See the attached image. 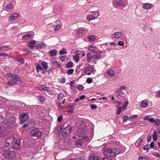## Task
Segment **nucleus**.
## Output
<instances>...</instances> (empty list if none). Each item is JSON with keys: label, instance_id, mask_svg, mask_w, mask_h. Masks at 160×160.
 Here are the masks:
<instances>
[{"label": "nucleus", "instance_id": "obj_57", "mask_svg": "<svg viewBox=\"0 0 160 160\" xmlns=\"http://www.w3.org/2000/svg\"><path fill=\"white\" fill-rule=\"evenodd\" d=\"M73 110L74 109L72 108L68 109L66 111V112L68 113H72L73 111Z\"/></svg>", "mask_w": 160, "mask_h": 160}, {"label": "nucleus", "instance_id": "obj_47", "mask_svg": "<svg viewBox=\"0 0 160 160\" xmlns=\"http://www.w3.org/2000/svg\"><path fill=\"white\" fill-rule=\"evenodd\" d=\"M139 160H149L148 159L145 157H141L138 158Z\"/></svg>", "mask_w": 160, "mask_h": 160}, {"label": "nucleus", "instance_id": "obj_22", "mask_svg": "<svg viewBox=\"0 0 160 160\" xmlns=\"http://www.w3.org/2000/svg\"><path fill=\"white\" fill-rule=\"evenodd\" d=\"M96 53V54L94 57V59L96 60L100 59L101 58L100 53L98 52Z\"/></svg>", "mask_w": 160, "mask_h": 160}, {"label": "nucleus", "instance_id": "obj_6", "mask_svg": "<svg viewBox=\"0 0 160 160\" xmlns=\"http://www.w3.org/2000/svg\"><path fill=\"white\" fill-rule=\"evenodd\" d=\"M29 118L28 113H23L19 116L20 123L22 124L26 121Z\"/></svg>", "mask_w": 160, "mask_h": 160}, {"label": "nucleus", "instance_id": "obj_11", "mask_svg": "<svg viewBox=\"0 0 160 160\" xmlns=\"http://www.w3.org/2000/svg\"><path fill=\"white\" fill-rule=\"evenodd\" d=\"M21 139L17 140L14 142L12 146V148L13 149H18L20 147V140Z\"/></svg>", "mask_w": 160, "mask_h": 160}, {"label": "nucleus", "instance_id": "obj_16", "mask_svg": "<svg viewBox=\"0 0 160 160\" xmlns=\"http://www.w3.org/2000/svg\"><path fill=\"white\" fill-rule=\"evenodd\" d=\"M152 4L150 3H144L143 4V8L145 9L148 10L152 7Z\"/></svg>", "mask_w": 160, "mask_h": 160}, {"label": "nucleus", "instance_id": "obj_46", "mask_svg": "<svg viewBox=\"0 0 160 160\" xmlns=\"http://www.w3.org/2000/svg\"><path fill=\"white\" fill-rule=\"evenodd\" d=\"M92 82V80L91 78H88L86 81V82L88 84H90Z\"/></svg>", "mask_w": 160, "mask_h": 160}, {"label": "nucleus", "instance_id": "obj_19", "mask_svg": "<svg viewBox=\"0 0 160 160\" xmlns=\"http://www.w3.org/2000/svg\"><path fill=\"white\" fill-rule=\"evenodd\" d=\"M46 45L44 43H39L36 44V47L37 49H40L45 47Z\"/></svg>", "mask_w": 160, "mask_h": 160}, {"label": "nucleus", "instance_id": "obj_24", "mask_svg": "<svg viewBox=\"0 0 160 160\" xmlns=\"http://www.w3.org/2000/svg\"><path fill=\"white\" fill-rule=\"evenodd\" d=\"M14 8L13 5L12 3L8 4L6 7V9L7 10H10Z\"/></svg>", "mask_w": 160, "mask_h": 160}, {"label": "nucleus", "instance_id": "obj_27", "mask_svg": "<svg viewBox=\"0 0 160 160\" xmlns=\"http://www.w3.org/2000/svg\"><path fill=\"white\" fill-rule=\"evenodd\" d=\"M62 27L61 24L59 23L58 25L54 26V31H57L59 30L60 28Z\"/></svg>", "mask_w": 160, "mask_h": 160}, {"label": "nucleus", "instance_id": "obj_5", "mask_svg": "<svg viewBox=\"0 0 160 160\" xmlns=\"http://www.w3.org/2000/svg\"><path fill=\"white\" fill-rule=\"evenodd\" d=\"M30 133L32 136L36 137L38 138H40L42 137V131L38 128H35L33 130H31Z\"/></svg>", "mask_w": 160, "mask_h": 160}, {"label": "nucleus", "instance_id": "obj_61", "mask_svg": "<svg viewBox=\"0 0 160 160\" xmlns=\"http://www.w3.org/2000/svg\"><path fill=\"white\" fill-rule=\"evenodd\" d=\"M43 86H44V85H42L38 87V89L41 91H43Z\"/></svg>", "mask_w": 160, "mask_h": 160}, {"label": "nucleus", "instance_id": "obj_53", "mask_svg": "<svg viewBox=\"0 0 160 160\" xmlns=\"http://www.w3.org/2000/svg\"><path fill=\"white\" fill-rule=\"evenodd\" d=\"M62 119V116H59L57 119V121L58 122H61Z\"/></svg>", "mask_w": 160, "mask_h": 160}, {"label": "nucleus", "instance_id": "obj_58", "mask_svg": "<svg viewBox=\"0 0 160 160\" xmlns=\"http://www.w3.org/2000/svg\"><path fill=\"white\" fill-rule=\"evenodd\" d=\"M154 144L153 142H152L150 143V147L151 148H154Z\"/></svg>", "mask_w": 160, "mask_h": 160}, {"label": "nucleus", "instance_id": "obj_17", "mask_svg": "<svg viewBox=\"0 0 160 160\" xmlns=\"http://www.w3.org/2000/svg\"><path fill=\"white\" fill-rule=\"evenodd\" d=\"M32 35L31 34H25L22 36V39L25 40H28L31 38L32 37Z\"/></svg>", "mask_w": 160, "mask_h": 160}, {"label": "nucleus", "instance_id": "obj_1", "mask_svg": "<svg viewBox=\"0 0 160 160\" xmlns=\"http://www.w3.org/2000/svg\"><path fill=\"white\" fill-rule=\"evenodd\" d=\"M7 75L8 77L12 78L11 80L8 81L7 82V85L9 86L17 84V82L21 81L20 77L17 74L13 75L12 73L8 72L7 73Z\"/></svg>", "mask_w": 160, "mask_h": 160}, {"label": "nucleus", "instance_id": "obj_8", "mask_svg": "<svg viewBox=\"0 0 160 160\" xmlns=\"http://www.w3.org/2000/svg\"><path fill=\"white\" fill-rule=\"evenodd\" d=\"M72 128L70 126H68L64 128L62 132L63 136L66 137L68 136L71 131Z\"/></svg>", "mask_w": 160, "mask_h": 160}, {"label": "nucleus", "instance_id": "obj_39", "mask_svg": "<svg viewBox=\"0 0 160 160\" xmlns=\"http://www.w3.org/2000/svg\"><path fill=\"white\" fill-rule=\"evenodd\" d=\"M74 72V70L73 69H68L67 72V73L68 75H71Z\"/></svg>", "mask_w": 160, "mask_h": 160}, {"label": "nucleus", "instance_id": "obj_3", "mask_svg": "<svg viewBox=\"0 0 160 160\" xmlns=\"http://www.w3.org/2000/svg\"><path fill=\"white\" fill-rule=\"evenodd\" d=\"M120 151L118 149L115 148L108 149L105 150L103 152L104 155L109 157L115 156L118 154Z\"/></svg>", "mask_w": 160, "mask_h": 160}, {"label": "nucleus", "instance_id": "obj_49", "mask_svg": "<svg viewBox=\"0 0 160 160\" xmlns=\"http://www.w3.org/2000/svg\"><path fill=\"white\" fill-rule=\"evenodd\" d=\"M148 148H149L148 146V145H146L144 146V147L143 148V149L144 150H147V151H146V152H148V149H149Z\"/></svg>", "mask_w": 160, "mask_h": 160}, {"label": "nucleus", "instance_id": "obj_48", "mask_svg": "<svg viewBox=\"0 0 160 160\" xmlns=\"http://www.w3.org/2000/svg\"><path fill=\"white\" fill-rule=\"evenodd\" d=\"M77 88L79 90H82L83 89L84 87L82 85H79L78 86Z\"/></svg>", "mask_w": 160, "mask_h": 160}, {"label": "nucleus", "instance_id": "obj_54", "mask_svg": "<svg viewBox=\"0 0 160 160\" xmlns=\"http://www.w3.org/2000/svg\"><path fill=\"white\" fill-rule=\"evenodd\" d=\"M90 107L92 109H95L97 108V106L95 104H92L90 106Z\"/></svg>", "mask_w": 160, "mask_h": 160}, {"label": "nucleus", "instance_id": "obj_42", "mask_svg": "<svg viewBox=\"0 0 160 160\" xmlns=\"http://www.w3.org/2000/svg\"><path fill=\"white\" fill-rule=\"evenodd\" d=\"M69 139L68 138H66L64 140V144L65 145H67L69 142Z\"/></svg>", "mask_w": 160, "mask_h": 160}, {"label": "nucleus", "instance_id": "obj_12", "mask_svg": "<svg viewBox=\"0 0 160 160\" xmlns=\"http://www.w3.org/2000/svg\"><path fill=\"white\" fill-rule=\"evenodd\" d=\"M122 33L121 32H116L111 35L112 38H119L122 36Z\"/></svg>", "mask_w": 160, "mask_h": 160}, {"label": "nucleus", "instance_id": "obj_50", "mask_svg": "<svg viewBox=\"0 0 160 160\" xmlns=\"http://www.w3.org/2000/svg\"><path fill=\"white\" fill-rule=\"evenodd\" d=\"M5 121V119L0 116V124L3 123Z\"/></svg>", "mask_w": 160, "mask_h": 160}, {"label": "nucleus", "instance_id": "obj_36", "mask_svg": "<svg viewBox=\"0 0 160 160\" xmlns=\"http://www.w3.org/2000/svg\"><path fill=\"white\" fill-rule=\"evenodd\" d=\"M85 30L83 28L80 29H78L77 32V34L79 35L80 34H82L84 33Z\"/></svg>", "mask_w": 160, "mask_h": 160}, {"label": "nucleus", "instance_id": "obj_18", "mask_svg": "<svg viewBox=\"0 0 160 160\" xmlns=\"http://www.w3.org/2000/svg\"><path fill=\"white\" fill-rule=\"evenodd\" d=\"M19 14L18 13H14L12 14L9 17V19L11 20L16 19L18 16Z\"/></svg>", "mask_w": 160, "mask_h": 160}, {"label": "nucleus", "instance_id": "obj_34", "mask_svg": "<svg viewBox=\"0 0 160 160\" xmlns=\"http://www.w3.org/2000/svg\"><path fill=\"white\" fill-rule=\"evenodd\" d=\"M107 73L111 76H114L115 74L114 71L112 70H109L107 71Z\"/></svg>", "mask_w": 160, "mask_h": 160}, {"label": "nucleus", "instance_id": "obj_64", "mask_svg": "<svg viewBox=\"0 0 160 160\" xmlns=\"http://www.w3.org/2000/svg\"><path fill=\"white\" fill-rule=\"evenodd\" d=\"M101 160H111V159L109 157H107L102 158Z\"/></svg>", "mask_w": 160, "mask_h": 160}, {"label": "nucleus", "instance_id": "obj_44", "mask_svg": "<svg viewBox=\"0 0 160 160\" xmlns=\"http://www.w3.org/2000/svg\"><path fill=\"white\" fill-rule=\"evenodd\" d=\"M58 98L59 100H62L64 97V96L62 94L59 93L58 95Z\"/></svg>", "mask_w": 160, "mask_h": 160}, {"label": "nucleus", "instance_id": "obj_45", "mask_svg": "<svg viewBox=\"0 0 160 160\" xmlns=\"http://www.w3.org/2000/svg\"><path fill=\"white\" fill-rule=\"evenodd\" d=\"M66 56L65 55L62 56H61L59 57V59L62 62H63L66 58Z\"/></svg>", "mask_w": 160, "mask_h": 160}, {"label": "nucleus", "instance_id": "obj_2", "mask_svg": "<svg viewBox=\"0 0 160 160\" xmlns=\"http://www.w3.org/2000/svg\"><path fill=\"white\" fill-rule=\"evenodd\" d=\"M16 118L14 117L8 118L6 120V122L3 125V127L5 128H11L15 125Z\"/></svg>", "mask_w": 160, "mask_h": 160}, {"label": "nucleus", "instance_id": "obj_31", "mask_svg": "<svg viewBox=\"0 0 160 160\" xmlns=\"http://www.w3.org/2000/svg\"><path fill=\"white\" fill-rule=\"evenodd\" d=\"M152 136L153 140L155 141L157 139V132L156 131H154V132Z\"/></svg>", "mask_w": 160, "mask_h": 160}, {"label": "nucleus", "instance_id": "obj_52", "mask_svg": "<svg viewBox=\"0 0 160 160\" xmlns=\"http://www.w3.org/2000/svg\"><path fill=\"white\" fill-rule=\"evenodd\" d=\"M118 44L120 46H123L124 43V42L122 41H119L118 42Z\"/></svg>", "mask_w": 160, "mask_h": 160}, {"label": "nucleus", "instance_id": "obj_38", "mask_svg": "<svg viewBox=\"0 0 160 160\" xmlns=\"http://www.w3.org/2000/svg\"><path fill=\"white\" fill-rule=\"evenodd\" d=\"M36 69L37 72H38L39 71L43 70V68L40 65H38L36 68Z\"/></svg>", "mask_w": 160, "mask_h": 160}, {"label": "nucleus", "instance_id": "obj_55", "mask_svg": "<svg viewBox=\"0 0 160 160\" xmlns=\"http://www.w3.org/2000/svg\"><path fill=\"white\" fill-rule=\"evenodd\" d=\"M152 155L154 156L158 157H160V154L158 153H153Z\"/></svg>", "mask_w": 160, "mask_h": 160}, {"label": "nucleus", "instance_id": "obj_25", "mask_svg": "<svg viewBox=\"0 0 160 160\" xmlns=\"http://www.w3.org/2000/svg\"><path fill=\"white\" fill-rule=\"evenodd\" d=\"M36 42L34 40L30 42L28 44V46L31 49L32 48L34 47Z\"/></svg>", "mask_w": 160, "mask_h": 160}, {"label": "nucleus", "instance_id": "obj_43", "mask_svg": "<svg viewBox=\"0 0 160 160\" xmlns=\"http://www.w3.org/2000/svg\"><path fill=\"white\" fill-rule=\"evenodd\" d=\"M122 107H119L118 108H117V111L116 113L118 114L119 115L122 112Z\"/></svg>", "mask_w": 160, "mask_h": 160}, {"label": "nucleus", "instance_id": "obj_37", "mask_svg": "<svg viewBox=\"0 0 160 160\" xmlns=\"http://www.w3.org/2000/svg\"><path fill=\"white\" fill-rule=\"evenodd\" d=\"M83 143L82 140H78L76 141V144L77 145H81Z\"/></svg>", "mask_w": 160, "mask_h": 160}, {"label": "nucleus", "instance_id": "obj_32", "mask_svg": "<svg viewBox=\"0 0 160 160\" xmlns=\"http://www.w3.org/2000/svg\"><path fill=\"white\" fill-rule=\"evenodd\" d=\"M73 58L74 61L76 62H78L79 60V57L78 54H76L74 56Z\"/></svg>", "mask_w": 160, "mask_h": 160}, {"label": "nucleus", "instance_id": "obj_4", "mask_svg": "<svg viewBox=\"0 0 160 160\" xmlns=\"http://www.w3.org/2000/svg\"><path fill=\"white\" fill-rule=\"evenodd\" d=\"M2 155L6 158L11 159L15 157L16 153L14 151L6 150L3 151Z\"/></svg>", "mask_w": 160, "mask_h": 160}, {"label": "nucleus", "instance_id": "obj_62", "mask_svg": "<svg viewBox=\"0 0 160 160\" xmlns=\"http://www.w3.org/2000/svg\"><path fill=\"white\" fill-rule=\"evenodd\" d=\"M48 87H47L44 85L43 86V91H47L48 90Z\"/></svg>", "mask_w": 160, "mask_h": 160}, {"label": "nucleus", "instance_id": "obj_14", "mask_svg": "<svg viewBox=\"0 0 160 160\" xmlns=\"http://www.w3.org/2000/svg\"><path fill=\"white\" fill-rule=\"evenodd\" d=\"M58 52L56 50L51 49L49 51L48 53L50 56L51 57H54L56 55Z\"/></svg>", "mask_w": 160, "mask_h": 160}, {"label": "nucleus", "instance_id": "obj_23", "mask_svg": "<svg viewBox=\"0 0 160 160\" xmlns=\"http://www.w3.org/2000/svg\"><path fill=\"white\" fill-rule=\"evenodd\" d=\"M90 160H99V157L97 155H92L89 157Z\"/></svg>", "mask_w": 160, "mask_h": 160}, {"label": "nucleus", "instance_id": "obj_15", "mask_svg": "<svg viewBox=\"0 0 160 160\" xmlns=\"http://www.w3.org/2000/svg\"><path fill=\"white\" fill-rule=\"evenodd\" d=\"M115 3L118 7H125V2L123 1H115Z\"/></svg>", "mask_w": 160, "mask_h": 160}, {"label": "nucleus", "instance_id": "obj_40", "mask_svg": "<svg viewBox=\"0 0 160 160\" xmlns=\"http://www.w3.org/2000/svg\"><path fill=\"white\" fill-rule=\"evenodd\" d=\"M155 123L157 126H160V120L158 119H156L155 121Z\"/></svg>", "mask_w": 160, "mask_h": 160}, {"label": "nucleus", "instance_id": "obj_9", "mask_svg": "<svg viewBox=\"0 0 160 160\" xmlns=\"http://www.w3.org/2000/svg\"><path fill=\"white\" fill-rule=\"evenodd\" d=\"M93 71V68L91 66H88L84 69V72L88 75H90Z\"/></svg>", "mask_w": 160, "mask_h": 160}, {"label": "nucleus", "instance_id": "obj_63", "mask_svg": "<svg viewBox=\"0 0 160 160\" xmlns=\"http://www.w3.org/2000/svg\"><path fill=\"white\" fill-rule=\"evenodd\" d=\"M86 97L84 95H82L79 98V99L80 100H83L86 98Z\"/></svg>", "mask_w": 160, "mask_h": 160}, {"label": "nucleus", "instance_id": "obj_7", "mask_svg": "<svg viewBox=\"0 0 160 160\" xmlns=\"http://www.w3.org/2000/svg\"><path fill=\"white\" fill-rule=\"evenodd\" d=\"M15 140V138L13 136L10 137L8 138L6 140L5 142V146L6 147H9L13 144Z\"/></svg>", "mask_w": 160, "mask_h": 160}, {"label": "nucleus", "instance_id": "obj_20", "mask_svg": "<svg viewBox=\"0 0 160 160\" xmlns=\"http://www.w3.org/2000/svg\"><path fill=\"white\" fill-rule=\"evenodd\" d=\"M87 61L88 62H89L93 58H94L93 56L90 52L87 53Z\"/></svg>", "mask_w": 160, "mask_h": 160}, {"label": "nucleus", "instance_id": "obj_26", "mask_svg": "<svg viewBox=\"0 0 160 160\" xmlns=\"http://www.w3.org/2000/svg\"><path fill=\"white\" fill-rule=\"evenodd\" d=\"M67 52L66 51V49L65 48L62 49L59 52V54L60 55H62L63 54H67Z\"/></svg>", "mask_w": 160, "mask_h": 160}, {"label": "nucleus", "instance_id": "obj_59", "mask_svg": "<svg viewBox=\"0 0 160 160\" xmlns=\"http://www.w3.org/2000/svg\"><path fill=\"white\" fill-rule=\"evenodd\" d=\"M138 115H134L132 116L129 117V118H137Z\"/></svg>", "mask_w": 160, "mask_h": 160}, {"label": "nucleus", "instance_id": "obj_41", "mask_svg": "<svg viewBox=\"0 0 160 160\" xmlns=\"http://www.w3.org/2000/svg\"><path fill=\"white\" fill-rule=\"evenodd\" d=\"M129 118L127 115H126L122 117V121L123 122H125L128 120Z\"/></svg>", "mask_w": 160, "mask_h": 160}, {"label": "nucleus", "instance_id": "obj_30", "mask_svg": "<svg viewBox=\"0 0 160 160\" xmlns=\"http://www.w3.org/2000/svg\"><path fill=\"white\" fill-rule=\"evenodd\" d=\"M15 59L16 61L22 64H23L24 62V60L23 58H16Z\"/></svg>", "mask_w": 160, "mask_h": 160}, {"label": "nucleus", "instance_id": "obj_29", "mask_svg": "<svg viewBox=\"0 0 160 160\" xmlns=\"http://www.w3.org/2000/svg\"><path fill=\"white\" fill-rule=\"evenodd\" d=\"M38 99L41 103H42L45 101L44 98L42 96H39L38 97Z\"/></svg>", "mask_w": 160, "mask_h": 160}, {"label": "nucleus", "instance_id": "obj_33", "mask_svg": "<svg viewBox=\"0 0 160 160\" xmlns=\"http://www.w3.org/2000/svg\"><path fill=\"white\" fill-rule=\"evenodd\" d=\"M88 38L89 39V41L90 42H92L95 40V37L92 35L89 36Z\"/></svg>", "mask_w": 160, "mask_h": 160}, {"label": "nucleus", "instance_id": "obj_10", "mask_svg": "<svg viewBox=\"0 0 160 160\" xmlns=\"http://www.w3.org/2000/svg\"><path fill=\"white\" fill-rule=\"evenodd\" d=\"M96 12L97 14V15H96L93 16L92 14L88 15L87 18L89 19V20H91L97 18L100 15L99 12L98 11H97V12Z\"/></svg>", "mask_w": 160, "mask_h": 160}, {"label": "nucleus", "instance_id": "obj_51", "mask_svg": "<svg viewBox=\"0 0 160 160\" xmlns=\"http://www.w3.org/2000/svg\"><path fill=\"white\" fill-rule=\"evenodd\" d=\"M155 94L156 95V97L158 98L160 97V90L157 91Z\"/></svg>", "mask_w": 160, "mask_h": 160}, {"label": "nucleus", "instance_id": "obj_35", "mask_svg": "<svg viewBox=\"0 0 160 160\" xmlns=\"http://www.w3.org/2000/svg\"><path fill=\"white\" fill-rule=\"evenodd\" d=\"M72 62L71 61L68 62L66 65V67L67 68H70L72 66Z\"/></svg>", "mask_w": 160, "mask_h": 160}, {"label": "nucleus", "instance_id": "obj_13", "mask_svg": "<svg viewBox=\"0 0 160 160\" xmlns=\"http://www.w3.org/2000/svg\"><path fill=\"white\" fill-rule=\"evenodd\" d=\"M88 50L89 51H92L93 53H95L98 52V49L95 46H90L88 48Z\"/></svg>", "mask_w": 160, "mask_h": 160}, {"label": "nucleus", "instance_id": "obj_60", "mask_svg": "<svg viewBox=\"0 0 160 160\" xmlns=\"http://www.w3.org/2000/svg\"><path fill=\"white\" fill-rule=\"evenodd\" d=\"M51 61L53 63H57V61L54 58H52L51 59Z\"/></svg>", "mask_w": 160, "mask_h": 160}, {"label": "nucleus", "instance_id": "obj_28", "mask_svg": "<svg viewBox=\"0 0 160 160\" xmlns=\"http://www.w3.org/2000/svg\"><path fill=\"white\" fill-rule=\"evenodd\" d=\"M41 64L43 68L45 69H47L48 68V65L47 63L46 62L42 61L41 62Z\"/></svg>", "mask_w": 160, "mask_h": 160}, {"label": "nucleus", "instance_id": "obj_56", "mask_svg": "<svg viewBox=\"0 0 160 160\" xmlns=\"http://www.w3.org/2000/svg\"><path fill=\"white\" fill-rule=\"evenodd\" d=\"M74 81H71L69 85L71 86V88H72V87H73V88H74V86L73 85V84L74 83Z\"/></svg>", "mask_w": 160, "mask_h": 160}, {"label": "nucleus", "instance_id": "obj_21", "mask_svg": "<svg viewBox=\"0 0 160 160\" xmlns=\"http://www.w3.org/2000/svg\"><path fill=\"white\" fill-rule=\"evenodd\" d=\"M148 104V102L146 101V102L142 101L140 104V107L143 108H145L147 107Z\"/></svg>", "mask_w": 160, "mask_h": 160}]
</instances>
